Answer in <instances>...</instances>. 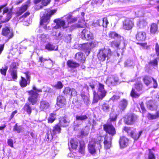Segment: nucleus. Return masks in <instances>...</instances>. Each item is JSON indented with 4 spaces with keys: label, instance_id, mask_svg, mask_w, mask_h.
<instances>
[{
    "label": "nucleus",
    "instance_id": "obj_35",
    "mask_svg": "<svg viewBox=\"0 0 159 159\" xmlns=\"http://www.w3.org/2000/svg\"><path fill=\"white\" fill-rule=\"evenodd\" d=\"M82 49L85 54L88 55L90 53V48L88 44H84L82 46Z\"/></svg>",
    "mask_w": 159,
    "mask_h": 159
},
{
    "label": "nucleus",
    "instance_id": "obj_38",
    "mask_svg": "<svg viewBox=\"0 0 159 159\" xmlns=\"http://www.w3.org/2000/svg\"><path fill=\"white\" fill-rule=\"evenodd\" d=\"M27 8V5H25L20 7V8L19 10L16 13L17 15L19 16L21 15L22 13L26 11Z\"/></svg>",
    "mask_w": 159,
    "mask_h": 159
},
{
    "label": "nucleus",
    "instance_id": "obj_53",
    "mask_svg": "<svg viewBox=\"0 0 159 159\" xmlns=\"http://www.w3.org/2000/svg\"><path fill=\"white\" fill-rule=\"evenodd\" d=\"M71 39V34H69L66 36L64 40L66 43H69L70 42Z\"/></svg>",
    "mask_w": 159,
    "mask_h": 159
},
{
    "label": "nucleus",
    "instance_id": "obj_11",
    "mask_svg": "<svg viewBox=\"0 0 159 159\" xmlns=\"http://www.w3.org/2000/svg\"><path fill=\"white\" fill-rule=\"evenodd\" d=\"M2 34L10 39L13 36V33L12 30L10 29L8 26H5L2 30Z\"/></svg>",
    "mask_w": 159,
    "mask_h": 159
},
{
    "label": "nucleus",
    "instance_id": "obj_51",
    "mask_svg": "<svg viewBox=\"0 0 159 159\" xmlns=\"http://www.w3.org/2000/svg\"><path fill=\"white\" fill-rule=\"evenodd\" d=\"M50 60L52 63H53V61L50 58H48V59H46L43 58L42 57H39L38 62H40L41 63H44L46 61Z\"/></svg>",
    "mask_w": 159,
    "mask_h": 159
},
{
    "label": "nucleus",
    "instance_id": "obj_29",
    "mask_svg": "<svg viewBox=\"0 0 159 159\" xmlns=\"http://www.w3.org/2000/svg\"><path fill=\"white\" fill-rule=\"evenodd\" d=\"M148 118L149 120L157 119L159 118V111H157L155 114L148 113L147 115Z\"/></svg>",
    "mask_w": 159,
    "mask_h": 159
},
{
    "label": "nucleus",
    "instance_id": "obj_27",
    "mask_svg": "<svg viewBox=\"0 0 159 159\" xmlns=\"http://www.w3.org/2000/svg\"><path fill=\"white\" fill-rule=\"evenodd\" d=\"M57 46H56L50 43H48L45 46V49L49 51H57L58 50Z\"/></svg>",
    "mask_w": 159,
    "mask_h": 159
},
{
    "label": "nucleus",
    "instance_id": "obj_61",
    "mask_svg": "<svg viewBox=\"0 0 159 159\" xmlns=\"http://www.w3.org/2000/svg\"><path fill=\"white\" fill-rule=\"evenodd\" d=\"M120 96L117 95H114L112 97L111 99L113 101L117 100L120 98Z\"/></svg>",
    "mask_w": 159,
    "mask_h": 159
},
{
    "label": "nucleus",
    "instance_id": "obj_39",
    "mask_svg": "<svg viewBox=\"0 0 159 159\" xmlns=\"http://www.w3.org/2000/svg\"><path fill=\"white\" fill-rule=\"evenodd\" d=\"M83 22L81 23L79 22L78 23L74 24L72 25L73 29H75L77 28H84L85 27V22L84 20H83Z\"/></svg>",
    "mask_w": 159,
    "mask_h": 159
},
{
    "label": "nucleus",
    "instance_id": "obj_25",
    "mask_svg": "<svg viewBox=\"0 0 159 159\" xmlns=\"http://www.w3.org/2000/svg\"><path fill=\"white\" fill-rule=\"evenodd\" d=\"M78 143L77 141L73 139H71L70 143H68L69 149L71 148L73 149H76L78 146Z\"/></svg>",
    "mask_w": 159,
    "mask_h": 159
},
{
    "label": "nucleus",
    "instance_id": "obj_62",
    "mask_svg": "<svg viewBox=\"0 0 159 159\" xmlns=\"http://www.w3.org/2000/svg\"><path fill=\"white\" fill-rule=\"evenodd\" d=\"M156 51V52L157 54V56L159 55V45L157 43L156 45L155 48Z\"/></svg>",
    "mask_w": 159,
    "mask_h": 159
},
{
    "label": "nucleus",
    "instance_id": "obj_32",
    "mask_svg": "<svg viewBox=\"0 0 159 159\" xmlns=\"http://www.w3.org/2000/svg\"><path fill=\"white\" fill-rule=\"evenodd\" d=\"M68 66L70 68H74L78 67L80 65L79 63L71 60H68L67 62Z\"/></svg>",
    "mask_w": 159,
    "mask_h": 159
},
{
    "label": "nucleus",
    "instance_id": "obj_14",
    "mask_svg": "<svg viewBox=\"0 0 159 159\" xmlns=\"http://www.w3.org/2000/svg\"><path fill=\"white\" fill-rule=\"evenodd\" d=\"M104 129L106 132L111 136H113L116 134V131L114 127L111 124L104 125Z\"/></svg>",
    "mask_w": 159,
    "mask_h": 159
},
{
    "label": "nucleus",
    "instance_id": "obj_26",
    "mask_svg": "<svg viewBox=\"0 0 159 159\" xmlns=\"http://www.w3.org/2000/svg\"><path fill=\"white\" fill-rule=\"evenodd\" d=\"M75 59L78 61L81 62H84L85 60V57L83 56V53L81 52L77 53L75 55Z\"/></svg>",
    "mask_w": 159,
    "mask_h": 159
},
{
    "label": "nucleus",
    "instance_id": "obj_2",
    "mask_svg": "<svg viewBox=\"0 0 159 159\" xmlns=\"http://www.w3.org/2000/svg\"><path fill=\"white\" fill-rule=\"evenodd\" d=\"M56 10H51L50 9H47L45 10V13L41 18L40 25H44L43 28L46 30H49L51 28L49 26L47 27V25L49 21L50 17L56 12Z\"/></svg>",
    "mask_w": 159,
    "mask_h": 159
},
{
    "label": "nucleus",
    "instance_id": "obj_5",
    "mask_svg": "<svg viewBox=\"0 0 159 159\" xmlns=\"http://www.w3.org/2000/svg\"><path fill=\"white\" fill-rule=\"evenodd\" d=\"M88 148L89 152L92 155L94 156L97 153H100V149L101 148L100 141H95L93 144L89 143L88 145Z\"/></svg>",
    "mask_w": 159,
    "mask_h": 159
},
{
    "label": "nucleus",
    "instance_id": "obj_56",
    "mask_svg": "<svg viewBox=\"0 0 159 159\" xmlns=\"http://www.w3.org/2000/svg\"><path fill=\"white\" fill-rule=\"evenodd\" d=\"M132 63V61L130 60H127L124 63L125 66H131L132 65V64H131Z\"/></svg>",
    "mask_w": 159,
    "mask_h": 159
},
{
    "label": "nucleus",
    "instance_id": "obj_16",
    "mask_svg": "<svg viewBox=\"0 0 159 159\" xmlns=\"http://www.w3.org/2000/svg\"><path fill=\"white\" fill-rule=\"evenodd\" d=\"M54 22L56 25L53 27L54 29H58L62 27L63 29L66 28L67 26L65 24L64 20L60 19H56L54 20Z\"/></svg>",
    "mask_w": 159,
    "mask_h": 159
},
{
    "label": "nucleus",
    "instance_id": "obj_42",
    "mask_svg": "<svg viewBox=\"0 0 159 159\" xmlns=\"http://www.w3.org/2000/svg\"><path fill=\"white\" fill-rule=\"evenodd\" d=\"M100 24L103 27H107L108 21L107 18H103L102 20H100Z\"/></svg>",
    "mask_w": 159,
    "mask_h": 159
},
{
    "label": "nucleus",
    "instance_id": "obj_20",
    "mask_svg": "<svg viewBox=\"0 0 159 159\" xmlns=\"http://www.w3.org/2000/svg\"><path fill=\"white\" fill-rule=\"evenodd\" d=\"M129 140L125 137H121L119 141V144L121 148H124L128 145Z\"/></svg>",
    "mask_w": 159,
    "mask_h": 159
},
{
    "label": "nucleus",
    "instance_id": "obj_1",
    "mask_svg": "<svg viewBox=\"0 0 159 159\" xmlns=\"http://www.w3.org/2000/svg\"><path fill=\"white\" fill-rule=\"evenodd\" d=\"M42 92L41 89H37L35 85L32 87V89L28 92L29 96L28 100L30 103H26L24 106L23 109L28 115H30L31 113L32 108L31 104L34 105L36 104L38 101V97L39 96L38 93Z\"/></svg>",
    "mask_w": 159,
    "mask_h": 159
},
{
    "label": "nucleus",
    "instance_id": "obj_48",
    "mask_svg": "<svg viewBox=\"0 0 159 159\" xmlns=\"http://www.w3.org/2000/svg\"><path fill=\"white\" fill-rule=\"evenodd\" d=\"M13 130L14 131H16L18 133H20L21 130V127L18 126L17 124H15L14 126Z\"/></svg>",
    "mask_w": 159,
    "mask_h": 159
},
{
    "label": "nucleus",
    "instance_id": "obj_59",
    "mask_svg": "<svg viewBox=\"0 0 159 159\" xmlns=\"http://www.w3.org/2000/svg\"><path fill=\"white\" fill-rule=\"evenodd\" d=\"M13 140L11 139H9L7 141V143L10 146L13 147Z\"/></svg>",
    "mask_w": 159,
    "mask_h": 159
},
{
    "label": "nucleus",
    "instance_id": "obj_7",
    "mask_svg": "<svg viewBox=\"0 0 159 159\" xmlns=\"http://www.w3.org/2000/svg\"><path fill=\"white\" fill-rule=\"evenodd\" d=\"M61 129L59 125L55 126L52 130L48 131L46 135V140L48 141L52 140L53 138H56V135L60 133Z\"/></svg>",
    "mask_w": 159,
    "mask_h": 159
},
{
    "label": "nucleus",
    "instance_id": "obj_36",
    "mask_svg": "<svg viewBox=\"0 0 159 159\" xmlns=\"http://www.w3.org/2000/svg\"><path fill=\"white\" fill-rule=\"evenodd\" d=\"M101 108L105 112H108L109 111L110 109V106L109 104L105 103L102 105Z\"/></svg>",
    "mask_w": 159,
    "mask_h": 159
},
{
    "label": "nucleus",
    "instance_id": "obj_19",
    "mask_svg": "<svg viewBox=\"0 0 159 159\" xmlns=\"http://www.w3.org/2000/svg\"><path fill=\"white\" fill-rule=\"evenodd\" d=\"M57 104L59 107H64L66 104V99L65 97L62 95H59L57 97Z\"/></svg>",
    "mask_w": 159,
    "mask_h": 159
},
{
    "label": "nucleus",
    "instance_id": "obj_30",
    "mask_svg": "<svg viewBox=\"0 0 159 159\" xmlns=\"http://www.w3.org/2000/svg\"><path fill=\"white\" fill-rule=\"evenodd\" d=\"M49 105L48 102L45 101L40 102V108L41 110L45 111L49 107Z\"/></svg>",
    "mask_w": 159,
    "mask_h": 159
},
{
    "label": "nucleus",
    "instance_id": "obj_4",
    "mask_svg": "<svg viewBox=\"0 0 159 159\" xmlns=\"http://www.w3.org/2000/svg\"><path fill=\"white\" fill-rule=\"evenodd\" d=\"M93 102L97 103L99 100H102L106 96V91L105 90L104 85L99 83L97 93L95 91L93 90Z\"/></svg>",
    "mask_w": 159,
    "mask_h": 159
},
{
    "label": "nucleus",
    "instance_id": "obj_41",
    "mask_svg": "<svg viewBox=\"0 0 159 159\" xmlns=\"http://www.w3.org/2000/svg\"><path fill=\"white\" fill-rule=\"evenodd\" d=\"M11 71V75L14 80H16L17 79V71L16 70L15 68H14L12 69H10Z\"/></svg>",
    "mask_w": 159,
    "mask_h": 159
},
{
    "label": "nucleus",
    "instance_id": "obj_49",
    "mask_svg": "<svg viewBox=\"0 0 159 159\" xmlns=\"http://www.w3.org/2000/svg\"><path fill=\"white\" fill-rule=\"evenodd\" d=\"M149 153L148 154V159H155L156 157L154 154L150 149H149Z\"/></svg>",
    "mask_w": 159,
    "mask_h": 159
},
{
    "label": "nucleus",
    "instance_id": "obj_40",
    "mask_svg": "<svg viewBox=\"0 0 159 159\" xmlns=\"http://www.w3.org/2000/svg\"><path fill=\"white\" fill-rule=\"evenodd\" d=\"M85 148V145L84 142H80V148L79 152L82 155H83L84 153Z\"/></svg>",
    "mask_w": 159,
    "mask_h": 159
},
{
    "label": "nucleus",
    "instance_id": "obj_50",
    "mask_svg": "<svg viewBox=\"0 0 159 159\" xmlns=\"http://www.w3.org/2000/svg\"><path fill=\"white\" fill-rule=\"evenodd\" d=\"M7 69L8 67L6 66H5L4 67H2V68L0 70L1 73L4 76H5Z\"/></svg>",
    "mask_w": 159,
    "mask_h": 159
},
{
    "label": "nucleus",
    "instance_id": "obj_31",
    "mask_svg": "<svg viewBox=\"0 0 159 159\" xmlns=\"http://www.w3.org/2000/svg\"><path fill=\"white\" fill-rule=\"evenodd\" d=\"M143 133V131L141 130L139 132V133H136L132 131L130 132L129 135L133 138L134 140H137L141 135Z\"/></svg>",
    "mask_w": 159,
    "mask_h": 159
},
{
    "label": "nucleus",
    "instance_id": "obj_17",
    "mask_svg": "<svg viewBox=\"0 0 159 159\" xmlns=\"http://www.w3.org/2000/svg\"><path fill=\"white\" fill-rule=\"evenodd\" d=\"M128 104V101L125 99L121 100L119 103L117 110L119 111H124L126 108Z\"/></svg>",
    "mask_w": 159,
    "mask_h": 159
},
{
    "label": "nucleus",
    "instance_id": "obj_28",
    "mask_svg": "<svg viewBox=\"0 0 159 159\" xmlns=\"http://www.w3.org/2000/svg\"><path fill=\"white\" fill-rule=\"evenodd\" d=\"M146 20L143 18H140L137 22V26L139 28H143L147 25Z\"/></svg>",
    "mask_w": 159,
    "mask_h": 159
},
{
    "label": "nucleus",
    "instance_id": "obj_6",
    "mask_svg": "<svg viewBox=\"0 0 159 159\" xmlns=\"http://www.w3.org/2000/svg\"><path fill=\"white\" fill-rule=\"evenodd\" d=\"M112 54V52L110 48H104L99 50V52L98 54V57L99 60L103 61L106 60V58L108 60L111 56Z\"/></svg>",
    "mask_w": 159,
    "mask_h": 159
},
{
    "label": "nucleus",
    "instance_id": "obj_60",
    "mask_svg": "<svg viewBox=\"0 0 159 159\" xmlns=\"http://www.w3.org/2000/svg\"><path fill=\"white\" fill-rule=\"evenodd\" d=\"M142 111L143 113L146 111V109L144 107V104L143 102H142L140 105Z\"/></svg>",
    "mask_w": 159,
    "mask_h": 159
},
{
    "label": "nucleus",
    "instance_id": "obj_10",
    "mask_svg": "<svg viewBox=\"0 0 159 159\" xmlns=\"http://www.w3.org/2000/svg\"><path fill=\"white\" fill-rule=\"evenodd\" d=\"M81 38L84 40H90L93 39V34L91 33L88 28L84 29L82 31Z\"/></svg>",
    "mask_w": 159,
    "mask_h": 159
},
{
    "label": "nucleus",
    "instance_id": "obj_22",
    "mask_svg": "<svg viewBox=\"0 0 159 159\" xmlns=\"http://www.w3.org/2000/svg\"><path fill=\"white\" fill-rule=\"evenodd\" d=\"M112 139V138L111 136H110L108 137L107 136L105 137L104 143L105 146V148L106 149H109L111 147Z\"/></svg>",
    "mask_w": 159,
    "mask_h": 159
},
{
    "label": "nucleus",
    "instance_id": "obj_47",
    "mask_svg": "<svg viewBox=\"0 0 159 159\" xmlns=\"http://www.w3.org/2000/svg\"><path fill=\"white\" fill-rule=\"evenodd\" d=\"M81 97L84 103L86 105H88L90 104V101L89 97L84 95H82Z\"/></svg>",
    "mask_w": 159,
    "mask_h": 159
},
{
    "label": "nucleus",
    "instance_id": "obj_33",
    "mask_svg": "<svg viewBox=\"0 0 159 159\" xmlns=\"http://www.w3.org/2000/svg\"><path fill=\"white\" fill-rule=\"evenodd\" d=\"M153 78L148 76L146 75L143 78V81L144 84L147 86H148L151 83Z\"/></svg>",
    "mask_w": 159,
    "mask_h": 159
},
{
    "label": "nucleus",
    "instance_id": "obj_57",
    "mask_svg": "<svg viewBox=\"0 0 159 159\" xmlns=\"http://www.w3.org/2000/svg\"><path fill=\"white\" fill-rule=\"evenodd\" d=\"M50 0H42V4L44 6H47L50 2Z\"/></svg>",
    "mask_w": 159,
    "mask_h": 159
},
{
    "label": "nucleus",
    "instance_id": "obj_34",
    "mask_svg": "<svg viewBox=\"0 0 159 159\" xmlns=\"http://www.w3.org/2000/svg\"><path fill=\"white\" fill-rule=\"evenodd\" d=\"M150 32L152 34H155L158 31V26L157 24L155 23L151 24L150 27Z\"/></svg>",
    "mask_w": 159,
    "mask_h": 159
},
{
    "label": "nucleus",
    "instance_id": "obj_21",
    "mask_svg": "<svg viewBox=\"0 0 159 159\" xmlns=\"http://www.w3.org/2000/svg\"><path fill=\"white\" fill-rule=\"evenodd\" d=\"M118 80L117 77L111 75L108 78L106 81V83L109 85H114Z\"/></svg>",
    "mask_w": 159,
    "mask_h": 159
},
{
    "label": "nucleus",
    "instance_id": "obj_18",
    "mask_svg": "<svg viewBox=\"0 0 159 159\" xmlns=\"http://www.w3.org/2000/svg\"><path fill=\"white\" fill-rule=\"evenodd\" d=\"M124 121L126 124L128 125L133 124L135 120V115L133 114H129L125 117Z\"/></svg>",
    "mask_w": 159,
    "mask_h": 159
},
{
    "label": "nucleus",
    "instance_id": "obj_44",
    "mask_svg": "<svg viewBox=\"0 0 159 159\" xmlns=\"http://www.w3.org/2000/svg\"><path fill=\"white\" fill-rule=\"evenodd\" d=\"M109 35L110 37L114 39H117L120 38V36L115 32H110Z\"/></svg>",
    "mask_w": 159,
    "mask_h": 159
},
{
    "label": "nucleus",
    "instance_id": "obj_63",
    "mask_svg": "<svg viewBox=\"0 0 159 159\" xmlns=\"http://www.w3.org/2000/svg\"><path fill=\"white\" fill-rule=\"evenodd\" d=\"M153 82V87L155 88H156L157 86V81L153 78L152 80Z\"/></svg>",
    "mask_w": 159,
    "mask_h": 159
},
{
    "label": "nucleus",
    "instance_id": "obj_64",
    "mask_svg": "<svg viewBox=\"0 0 159 159\" xmlns=\"http://www.w3.org/2000/svg\"><path fill=\"white\" fill-rule=\"evenodd\" d=\"M55 120V118L49 117L48 119V122L49 123H52Z\"/></svg>",
    "mask_w": 159,
    "mask_h": 159
},
{
    "label": "nucleus",
    "instance_id": "obj_12",
    "mask_svg": "<svg viewBox=\"0 0 159 159\" xmlns=\"http://www.w3.org/2000/svg\"><path fill=\"white\" fill-rule=\"evenodd\" d=\"M134 25L133 20L130 19L126 18L123 21V28L125 30H131Z\"/></svg>",
    "mask_w": 159,
    "mask_h": 159
},
{
    "label": "nucleus",
    "instance_id": "obj_45",
    "mask_svg": "<svg viewBox=\"0 0 159 159\" xmlns=\"http://www.w3.org/2000/svg\"><path fill=\"white\" fill-rule=\"evenodd\" d=\"M52 86L57 89H61L63 87V84L60 81H58L56 84L52 85Z\"/></svg>",
    "mask_w": 159,
    "mask_h": 159
},
{
    "label": "nucleus",
    "instance_id": "obj_58",
    "mask_svg": "<svg viewBox=\"0 0 159 159\" xmlns=\"http://www.w3.org/2000/svg\"><path fill=\"white\" fill-rule=\"evenodd\" d=\"M124 130L125 131L127 132L128 134L129 135L130 132H131L132 131L131 130L129 127H125L124 128Z\"/></svg>",
    "mask_w": 159,
    "mask_h": 159
},
{
    "label": "nucleus",
    "instance_id": "obj_37",
    "mask_svg": "<svg viewBox=\"0 0 159 159\" xmlns=\"http://www.w3.org/2000/svg\"><path fill=\"white\" fill-rule=\"evenodd\" d=\"M39 38L41 40L44 42H48L49 40V36L48 34H41L39 35Z\"/></svg>",
    "mask_w": 159,
    "mask_h": 159
},
{
    "label": "nucleus",
    "instance_id": "obj_13",
    "mask_svg": "<svg viewBox=\"0 0 159 159\" xmlns=\"http://www.w3.org/2000/svg\"><path fill=\"white\" fill-rule=\"evenodd\" d=\"M88 118L87 115H77L76 116V120L74 122V125L79 126L82 123V121L85 120Z\"/></svg>",
    "mask_w": 159,
    "mask_h": 159
},
{
    "label": "nucleus",
    "instance_id": "obj_46",
    "mask_svg": "<svg viewBox=\"0 0 159 159\" xmlns=\"http://www.w3.org/2000/svg\"><path fill=\"white\" fill-rule=\"evenodd\" d=\"M77 19L75 17H73L71 15H69L68 16L67 18V20L69 23V24L70 23H73L75 22Z\"/></svg>",
    "mask_w": 159,
    "mask_h": 159
},
{
    "label": "nucleus",
    "instance_id": "obj_23",
    "mask_svg": "<svg viewBox=\"0 0 159 159\" xmlns=\"http://www.w3.org/2000/svg\"><path fill=\"white\" fill-rule=\"evenodd\" d=\"M136 37L139 41H144L146 38V34L144 32H139L137 34Z\"/></svg>",
    "mask_w": 159,
    "mask_h": 159
},
{
    "label": "nucleus",
    "instance_id": "obj_55",
    "mask_svg": "<svg viewBox=\"0 0 159 159\" xmlns=\"http://www.w3.org/2000/svg\"><path fill=\"white\" fill-rule=\"evenodd\" d=\"M111 45L113 47L118 48L119 46V44L116 41H113L111 43Z\"/></svg>",
    "mask_w": 159,
    "mask_h": 159
},
{
    "label": "nucleus",
    "instance_id": "obj_3",
    "mask_svg": "<svg viewBox=\"0 0 159 159\" xmlns=\"http://www.w3.org/2000/svg\"><path fill=\"white\" fill-rule=\"evenodd\" d=\"M6 5L7 4L0 6V12L3 11V16H0V20L2 23L8 21L12 17V10L9 9L7 7H5Z\"/></svg>",
    "mask_w": 159,
    "mask_h": 159
},
{
    "label": "nucleus",
    "instance_id": "obj_8",
    "mask_svg": "<svg viewBox=\"0 0 159 159\" xmlns=\"http://www.w3.org/2000/svg\"><path fill=\"white\" fill-rule=\"evenodd\" d=\"M143 89V84L140 82H136L134 84V88H133L131 91L130 95L131 96L134 98L138 97L140 94L138 93L135 91L136 89L137 91L139 92L141 91Z\"/></svg>",
    "mask_w": 159,
    "mask_h": 159
},
{
    "label": "nucleus",
    "instance_id": "obj_54",
    "mask_svg": "<svg viewBox=\"0 0 159 159\" xmlns=\"http://www.w3.org/2000/svg\"><path fill=\"white\" fill-rule=\"evenodd\" d=\"M92 25L95 27L98 26H101V25L100 24V20H98L96 22H93V23Z\"/></svg>",
    "mask_w": 159,
    "mask_h": 159
},
{
    "label": "nucleus",
    "instance_id": "obj_9",
    "mask_svg": "<svg viewBox=\"0 0 159 159\" xmlns=\"http://www.w3.org/2000/svg\"><path fill=\"white\" fill-rule=\"evenodd\" d=\"M26 80L24 77L21 76V80L20 81V84L21 87L24 88L26 87L28 84L29 85L31 77L30 74L29 72H26L25 73Z\"/></svg>",
    "mask_w": 159,
    "mask_h": 159
},
{
    "label": "nucleus",
    "instance_id": "obj_43",
    "mask_svg": "<svg viewBox=\"0 0 159 159\" xmlns=\"http://www.w3.org/2000/svg\"><path fill=\"white\" fill-rule=\"evenodd\" d=\"M60 125L64 126L66 127L68 125L69 122L66 121L65 118L63 117L60 120Z\"/></svg>",
    "mask_w": 159,
    "mask_h": 159
},
{
    "label": "nucleus",
    "instance_id": "obj_24",
    "mask_svg": "<svg viewBox=\"0 0 159 159\" xmlns=\"http://www.w3.org/2000/svg\"><path fill=\"white\" fill-rule=\"evenodd\" d=\"M118 116L116 111H111L109 115V120L111 122H115L117 120Z\"/></svg>",
    "mask_w": 159,
    "mask_h": 159
},
{
    "label": "nucleus",
    "instance_id": "obj_52",
    "mask_svg": "<svg viewBox=\"0 0 159 159\" xmlns=\"http://www.w3.org/2000/svg\"><path fill=\"white\" fill-rule=\"evenodd\" d=\"M149 64L153 66H156L157 65L158 61L157 59H155L154 60L151 61L149 62Z\"/></svg>",
    "mask_w": 159,
    "mask_h": 159
},
{
    "label": "nucleus",
    "instance_id": "obj_15",
    "mask_svg": "<svg viewBox=\"0 0 159 159\" xmlns=\"http://www.w3.org/2000/svg\"><path fill=\"white\" fill-rule=\"evenodd\" d=\"M64 94L66 96H70L71 97L76 95L77 92L75 89L69 87H66L63 91Z\"/></svg>",
    "mask_w": 159,
    "mask_h": 159
}]
</instances>
